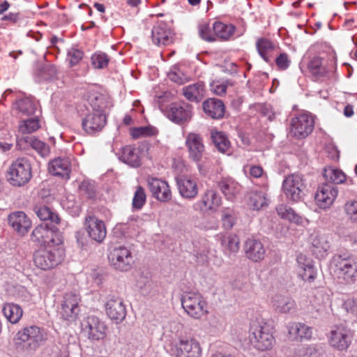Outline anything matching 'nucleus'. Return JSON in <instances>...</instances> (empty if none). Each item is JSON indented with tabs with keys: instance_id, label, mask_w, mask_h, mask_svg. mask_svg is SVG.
Listing matches in <instances>:
<instances>
[{
	"instance_id": "nucleus-1",
	"label": "nucleus",
	"mask_w": 357,
	"mask_h": 357,
	"mask_svg": "<svg viewBox=\"0 0 357 357\" xmlns=\"http://www.w3.org/2000/svg\"><path fill=\"white\" fill-rule=\"evenodd\" d=\"M47 340L45 331L37 326H30L19 331L13 339L17 349L35 351Z\"/></svg>"
},
{
	"instance_id": "nucleus-2",
	"label": "nucleus",
	"mask_w": 357,
	"mask_h": 357,
	"mask_svg": "<svg viewBox=\"0 0 357 357\" xmlns=\"http://www.w3.org/2000/svg\"><path fill=\"white\" fill-rule=\"evenodd\" d=\"M31 177V164L29 159L25 157L13 161L7 171V181L15 187L24 186Z\"/></svg>"
},
{
	"instance_id": "nucleus-3",
	"label": "nucleus",
	"mask_w": 357,
	"mask_h": 357,
	"mask_svg": "<svg viewBox=\"0 0 357 357\" xmlns=\"http://www.w3.org/2000/svg\"><path fill=\"white\" fill-rule=\"evenodd\" d=\"M331 264L336 275L347 283H354L357 280V259L345 255H335Z\"/></svg>"
},
{
	"instance_id": "nucleus-4",
	"label": "nucleus",
	"mask_w": 357,
	"mask_h": 357,
	"mask_svg": "<svg viewBox=\"0 0 357 357\" xmlns=\"http://www.w3.org/2000/svg\"><path fill=\"white\" fill-rule=\"evenodd\" d=\"M181 305L188 316L200 319L208 314L207 302L198 292H184L181 297Z\"/></svg>"
},
{
	"instance_id": "nucleus-5",
	"label": "nucleus",
	"mask_w": 357,
	"mask_h": 357,
	"mask_svg": "<svg viewBox=\"0 0 357 357\" xmlns=\"http://www.w3.org/2000/svg\"><path fill=\"white\" fill-rule=\"evenodd\" d=\"M31 240L46 247H57L62 243L63 236L55 225L48 226L47 223H43L34 228Z\"/></svg>"
},
{
	"instance_id": "nucleus-6",
	"label": "nucleus",
	"mask_w": 357,
	"mask_h": 357,
	"mask_svg": "<svg viewBox=\"0 0 357 357\" xmlns=\"http://www.w3.org/2000/svg\"><path fill=\"white\" fill-rule=\"evenodd\" d=\"M250 340L258 350L271 349L275 343L271 326L266 323L253 324L250 327Z\"/></svg>"
},
{
	"instance_id": "nucleus-7",
	"label": "nucleus",
	"mask_w": 357,
	"mask_h": 357,
	"mask_svg": "<svg viewBox=\"0 0 357 357\" xmlns=\"http://www.w3.org/2000/svg\"><path fill=\"white\" fill-rule=\"evenodd\" d=\"M63 259V250L59 247H46L34 254L35 265L42 270H50L57 266Z\"/></svg>"
},
{
	"instance_id": "nucleus-8",
	"label": "nucleus",
	"mask_w": 357,
	"mask_h": 357,
	"mask_svg": "<svg viewBox=\"0 0 357 357\" xmlns=\"http://www.w3.org/2000/svg\"><path fill=\"white\" fill-rule=\"evenodd\" d=\"M172 351L175 357H202V348L194 337L181 335L173 344Z\"/></svg>"
},
{
	"instance_id": "nucleus-9",
	"label": "nucleus",
	"mask_w": 357,
	"mask_h": 357,
	"mask_svg": "<svg viewBox=\"0 0 357 357\" xmlns=\"http://www.w3.org/2000/svg\"><path fill=\"white\" fill-rule=\"evenodd\" d=\"M111 266L120 271H128L132 268L134 263L131 251L125 246L113 248L108 255Z\"/></svg>"
},
{
	"instance_id": "nucleus-10",
	"label": "nucleus",
	"mask_w": 357,
	"mask_h": 357,
	"mask_svg": "<svg viewBox=\"0 0 357 357\" xmlns=\"http://www.w3.org/2000/svg\"><path fill=\"white\" fill-rule=\"evenodd\" d=\"M165 115L177 124L188 122L192 116V107L185 102H172L162 109Z\"/></svg>"
},
{
	"instance_id": "nucleus-11",
	"label": "nucleus",
	"mask_w": 357,
	"mask_h": 357,
	"mask_svg": "<svg viewBox=\"0 0 357 357\" xmlns=\"http://www.w3.org/2000/svg\"><path fill=\"white\" fill-rule=\"evenodd\" d=\"M314 119L308 114H300L294 117L290 123L291 134L298 138L302 139L307 137L314 129Z\"/></svg>"
},
{
	"instance_id": "nucleus-12",
	"label": "nucleus",
	"mask_w": 357,
	"mask_h": 357,
	"mask_svg": "<svg viewBox=\"0 0 357 357\" xmlns=\"http://www.w3.org/2000/svg\"><path fill=\"white\" fill-rule=\"evenodd\" d=\"M305 181L299 174H292L287 176L283 181V190L287 197L293 202L300 201L304 196L305 188Z\"/></svg>"
},
{
	"instance_id": "nucleus-13",
	"label": "nucleus",
	"mask_w": 357,
	"mask_h": 357,
	"mask_svg": "<svg viewBox=\"0 0 357 357\" xmlns=\"http://www.w3.org/2000/svg\"><path fill=\"white\" fill-rule=\"evenodd\" d=\"M80 296L75 292H67L64 294L61 303L59 314L66 321H73L79 312V303Z\"/></svg>"
},
{
	"instance_id": "nucleus-14",
	"label": "nucleus",
	"mask_w": 357,
	"mask_h": 357,
	"mask_svg": "<svg viewBox=\"0 0 357 357\" xmlns=\"http://www.w3.org/2000/svg\"><path fill=\"white\" fill-rule=\"evenodd\" d=\"M107 330L105 322L94 315L88 316L83 324V331L91 340H103L106 337Z\"/></svg>"
},
{
	"instance_id": "nucleus-15",
	"label": "nucleus",
	"mask_w": 357,
	"mask_h": 357,
	"mask_svg": "<svg viewBox=\"0 0 357 357\" xmlns=\"http://www.w3.org/2000/svg\"><path fill=\"white\" fill-rule=\"evenodd\" d=\"M107 123L105 112H87L82 119V126L83 130L89 135H93L102 130Z\"/></svg>"
},
{
	"instance_id": "nucleus-16",
	"label": "nucleus",
	"mask_w": 357,
	"mask_h": 357,
	"mask_svg": "<svg viewBox=\"0 0 357 357\" xmlns=\"http://www.w3.org/2000/svg\"><path fill=\"white\" fill-rule=\"evenodd\" d=\"M307 70L312 79L316 82H324L328 79L333 73L332 69L320 56H314L309 61Z\"/></svg>"
},
{
	"instance_id": "nucleus-17",
	"label": "nucleus",
	"mask_w": 357,
	"mask_h": 357,
	"mask_svg": "<svg viewBox=\"0 0 357 357\" xmlns=\"http://www.w3.org/2000/svg\"><path fill=\"white\" fill-rule=\"evenodd\" d=\"M185 146L188 157L195 162H200L205 154V146L202 137L197 133L190 132L185 138Z\"/></svg>"
},
{
	"instance_id": "nucleus-18",
	"label": "nucleus",
	"mask_w": 357,
	"mask_h": 357,
	"mask_svg": "<svg viewBox=\"0 0 357 357\" xmlns=\"http://www.w3.org/2000/svg\"><path fill=\"white\" fill-rule=\"evenodd\" d=\"M351 342V334L349 329L338 326L330 333V344L340 351L346 350Z\"/></svg>"
},
{
	"instance_id": "nucleus-19",
	"label": "nucleus",
	"mask_w": 357,
	"mask_h": 357,
	"mask_svg": "<svg viewBox=\"0 0 357 357\" xmlns=\"http://www.w3.org/2000/svg\"><path fill=\"white\" fill-rule=\"evenodd\" d=\"M85 228L89 237L96 242L101 243L106 237L105 225L102 220L96 216L86 217Z\"/></svg>"
},
{
	"instance_id": "nucleus-20",
	"label": "nucleus",
	"mask_w": 357,
	"mask_h": 357,
	"mask_svg": "<svg viewBox=\"0 0 357 357\" xmlns=\"http://www.w3.org/2000/svg\"><path fill=\"white\" fill-rule=\"evenodd\" d=\"M148 186L152 196L157 200L167 202L172 199V192L166 181L156 178H149Z\"/></svg>"
},
{
	"instance_id": "nucleus-21",
	"label": "nucleus",
	"mask_w": 357,
	"mask_h": 357,
	"mask_svg": "<svg viewBox=\"0 0 357 357\" xmlns=\"http://www.w3.org/2000/svg\"><path fill=\"white\" fill-rule=\"evenodd\" d=\"M337 195V190L333 184H323L317 190L315 202L319 208L326 209L331 206Z\"/></svg>"
},
{
	"instance_id": "nucleus-22",
	"label": "nucleus",
	"mask_w": 357,
	"mask_h": 357,
	"mask_svg": "<svg viewBox=\"0 0 357 357\" xmlns=\"http://www.w3.org/2000/svg\"><path fill=\"white\" fill-rule=\"evenodd\" d=\"M202 108L205 114L215 120H219L224 117L225 105L224 102L218 98H207L202 103Z\"/></svg>"
},
{
	"instance_id": "nucleus-23",
	"label": "nucleus",
	"mask_w": 357,
	"mask_h": 357,
	"mask_svg": "<svg viewBox=\"0 0 357 357\" xmlns=\"http://www.w3.org/2000/svg\"><path fill=\"white\" fill-rule=\"evenodd\" d=\"M297 263L298 276L305 282L309 283L314 282L317 272L311 260L305 255H299L297 257Z\"/></svg>"
},
{
	"instance_id": "nucleus-24",
	"label": "nucleus",
	"mask_w": 357,
	"mask_h": 357,
	"mask_svg": "<svg viewBox=\"0 0 357 357\" xmlns=\"http://www.w3.org/2000/svg\"><path fill=\"white\" fill-rule=\"evenodd\" d=\"M107 315L116 323L121 322L126 317V309L122 301L119 298L109 299L105 305Z\"/></svg>"
},
{
	"instance_id": "nucleus-25",
	"label": "nucleus",
	"mask_w": 357,
	"mask_h": 357,
	"mask_svg": "<svg viewBox=\"0 0 357 357\" xmlns=\"http://www.w3.org/2000/svg\"><path fill=\"white\" fill-rule=\"evenodd\" d=\"M8 224L19 234L27 233L31 226V221L23 211L11 213L8 218Z\"/></svg>"
},
{
	"instance_id": "nucleus-26",
	"label": "nucleus",
	"mask_w": 357,
	"mask_h": 357,
	"mask_svg": "<svg viewBox=\"0 0 357 357\" xmlns=\"http://www.w3.org/2000/svg\"><path fill=\"white\" fill-rule=\"evenodd\" d=\"M245 257L254 262L261 261L264 259L266 250L259 240L248 238L244 245Z\"/></svg>"
},
{
	"instance_id": "nucleus-27",
	"label": "nucleus",
	"mask_w": 357,
	"mask_h": 357,
	"mask_svg": "<svg viewBox=\"0 0 357 357\" xmlns=\"http://www.w3.org/2000/svg\"><path fill=\"white\" fill-rule=\"evenodd\" d=\"M288 333L290 339L301 342L312 338L313 328L304 323L294 322L288 326Z\"/></svg>"
},
{
	"instance_id": "nucleus-28",
	"label": "nucleus",
	"mask_w": 357,
	"mask_h": 357,
	"mask_svg": "<svg viewBox=\"0 0 357 357\" xmlns=\"http://www.w3.org/2000/svg\"><path fill=\"white\" fill-rule=\"evenodd\" d=\"M49 171L54 175L69 178L71 162L68 157H58L49 163Z\"/></svg>"
},
{
	"instance_id": "nucleus-29",
	"label": "nucleus",
	"mask_w": 357,
	"mask_h": 357,
	"mask_svg": "<svg viewBox=\"0 0 357 357\" xmlns=\"http://www.w3.org/2000/svg\"><path fill=\"white\" fill-rule=\"evenodd\" d=\"M176 184L179 194L185 199H194L198 194V187L195 179L182 176L176 178Z\"/></svg>"
},
{
	"instance_id": "nucleus-30",
	"label": "nucleus",
	"mask_w": 357,
	"mask_h": 357,
	"mask_svg": "<svg viewBox=\"0 0 357 357\" xmlns=\"http://www.w3.org/2000/svg\"><path fill=\"white\" fill-rule=\"evenodd\" d=\"M119 154V159L128 165L137 167L141 165V151L139 148L132 145L123 146Z\"/></svg>"
},
{
	"instance_id": "nucleus-31",
	"label": "nucleus",
	"mask_w": 357,
	"mask_h": 357,
	"mask_svg": "<svg viewBox=\"0 0 357 357\" xmlns=\"http://www.w3.org/2000/svg\"><path fill=\"white\" fill-rule=\"evenodd\" d=\"M152 40L158 45H167L172 43V33L165 22H160L153 26Z\"/></svg>"
},
{
	"instance_id": "nucleus-32",
	"label": "nucleus",
	"mask_w": 357,
	"mask_h": 357,
	"mask_svg": "<svg viewBox=\"0 0 357 357\" xmlns=\"http://www.w3.org/2000/svg\"><path fill=\"white\" fill-rule=\"evenodd\" d=\"M273 310L282 314L290 313L295 310L296 304L294 299L281 294L274 295L271 301Z\"/></svg>"
},
{
	"instance_id": "nucleus-33",
	"label": "nucleus",
	"mask_w": 357,
	"mask_h": 357,
	"mask_svg": "<svg viewBox=\"0 0 357 357\" xmlns=\"http://www.w3.org/2000/svg\"><path fill=\"white\" fill-rule=\"evenodd\" d=\"M218 186L228 200H233L241 190V185L231 177L221 178Z\"/></svg>"
},
{
	"instance_id": "nucleus-34",
	"label": "nucleus",
	"mask_w": 357,
	"mask_h": 357,
	"mask_svg": "<svg viewBox=\"0 0 357 357\" xmlns=\"http://www.w3.org/2000/svg\"><path fill=\"white\" fill-rule=\"evenodd\" d=\"M36 215L42 221H49L52 225H57L61 222L59 215L49 206L36 204L33 208Z\"/></svg>"
},
{
	"instance_id": "nucleus-35",
	"label": "nucleus",
	"mask_w": 357,
	"mask_h": 357,
	"mask_svg": "<svg viewBox=\"0 0 357 357\" xmlns=\"http://www.w3.org/2000/svg\"><path fill=\"white\" fill-rule=\"evenodd\" d=\"M205 93V85L202 82H197L183 88V95L191 102H199Z\"/></svg>"
},
{
	"instance_id": "nucleus-36",
	"label": "nucleus",
	"mask_w": 357,
	"mask_h": 357,
	"mask_svg": "<svg viewBox=\"0 0 357 357\" xmlns=\"http://www.w3.org/2000/svg\"><path fill=\"white\" fill-rule=\"evenodd\" d=\"M13 109L22 116H31L36 111L37 105L34 99L23 97L15 100L13 103Z\"/></svg>"
},
{
	"instance_id": "nucleus-37",
	"label": "nucleus",
	"mask_w": 357,
	"mask_h": 357,
	"mask_svg": "<svg viewBox=\"0 0 357 357\" xmlns=\"http://www.w3.org/2000/svg\"><path fill=\"white\" fill-rule=\"evenodd\" d=\"M213 31L215 38L221 40H229L236 31V26L231 24H225L222 22H215L213 24Z\"/></svg>"
},
{
	"instance_id": "nucleus-38",
	"label": "nucleus",
	"mask_w": 357,
	"mask_h": 357,
	"mask_svg": "<svg viewBox=\"0 0 357 357\" xmlns=\"http://www.w3.org/2000/svg\"><path fill=\"white\" fill-rule=\"evenodd\" d=\"M313 252L319 257H324L331 248L328 237L325 234H317L312 241Z\"/></svg>"
},
{
	"instance_id": "nucleus-39",
	"label": "nucleus",
	"mask_w": 357,
	"mask_h": 357,
	"mask_svg": "<svg viewBox=\"0 0 357 357\" xmlns=\"http://www.w3.org/2000/svg\"><path fill=\"white\" fill-rule=\"evenodd\" d=\"M87 102L88 105H85L87 112H104V109L107 105L105 96L98 92L90 93Z\"/></svg>"
},
{
	"instance_id": "nucleus-40",
	"label": "nucleus",
	"mask_w": 357,
	"mask_h": 357,
	"mask_svg": "<svg viewBox=\"0 0 357 357\" xmlns=\"http://www.w3.org/2000/svg\"><path fill=\"white\" fill-rule=\"evenodd\" d=\"M256 47L259 55L267 63H271V53L275 50L273 43L266 38H261L257 40Z\"/></svg>"
},
{
	"instance_id": "nucleus-41",
	"label": "nucleus",
	"mask_w": 357,
	"mask_h": 357,
	"mask_svg": "<svg viewBox=\"0 0 357 357\" xmlns=\"http://www.w3.org/2000/svg\"><path fill=\"white\" fill-rule=\"evenodd\" d=\"M249 204L254 210H259L268 204L266 193L264 190H253L248 195Z\"/></svg>"
},
{
	"instance_id": "nucleus-42",
	"label": "nucleus",
	"mask_w": 357,
	"mask_h": 357,
	"mask_svg": "<svg viewBox=\"0 0 357 357\" xmlns=\"http://www.w3.org/2000/svg\"><path fill=\"white\" fill-rule=\"evenodd\" d=\"M6 318L12 324L17 323L23 314V310L19 305L6 303L3 307Z\"/></svg>"
},
{
	"instance_id": "nucleus-43",
	"label": "nucleus",
	"mask_w": 357,
	"mask_h": 357,
	"mask_svg": "<svg viewBox=\"0 0 357 357\" xmlns=\"http://www.w3.org/2000/svg\"><path fill=\"white\" fill-rule=\"evenodd\" d=\"M202 203L205 209L214 211L220 205L221 198L215 191L208 190L202 197Z\"/></svg>"
},
{
	"instance_id": "nucleus-44",
	"label": "nucleus",
	"mask_w": 357,
	"mask_h": 357,
	"mask_svg": "<svg viewBox=\"0 0 357 357\" xmlns=\"http://www.w3.org/2000/svg\"><path fill=\"white\" fill-rule=\"evenodd\" d=\"M211 137L215 146L220 152L226 153L230 149V142L222 132L212 130Z\"/></svg>"
},
{
	"instance_id": "nucleus-45",
	"label": "nucleus",
	"mask_w": 357,
	"mask_h": 357,
	"mask_svg": "<svg viewBox=\"0 0 357 357\" xmlns=\"http://www.w3.org/2000/svg\"><path fill=\"white\" fill-rule=\"evenodd\" d=\"M276 211L279 216L282 219L287 220L295 223H301V218L289 206L284 204H280L277 206Z\"/></svg>"
},
{
	"instance_id": "nucleus-46",
	"label": "nucleus",
	"mask_w": 357,
	"mask_h": 357,
	"mask_svg": "<svg viewBox=\"0 0 357 357\" xmlns=\"http://www.w3.org/2000/svg\"><path fill=\"white\" fill-rule=\"evenodd\" d=\"M324 176L326 181L333 184L342 183L346 180V175L344 172L331 167L324 169Z\"/></svg>"
},
{
	"instance_id": "nucleus-47",
	"label": "nucleus",
	"mask_w": 357,
	"mask_h": 357,
	"mask_svg": "<svg viewBox=\"0 0 357 357\" xmlns=\"http://www.w3.org/2000/svg\"><path fill=\"white\" fill-rule=\"evenodd\" d=\"M240 241L237 236L228 234L221 238V245L231 252L236 253L239 250Z\"/></svg>"
},
{
	"instance_id": "nucleus-48",
	"label": "nucleus",
	"mask_w": 357,
	"mask_h": 357,
	"mask_svg": "<svg viewBox=\"0 0 357 357\" xmlns=\"http://www.w3.org/2000/svg\"><path fill=\"white\" fill-rule=\"evenodd\" d=\"M80 195L86 199L94 200L96 198V189L95 185L89 181H84L79 185Z\"/></svg>"
},
{
	"instance_id": "nucleus-49",
	"label": "nucleus",
	"mask_w": 357,
	"mask_h": 357,
	"mask_svg": "<svg viewBox=\"0 0 357 357\" xmlns=\"http://www.w3.org/2000/svg\"><path fill=\"white\" fill-rule=\"evenodd\" d=\"M236 220V215L231 208H225L222 211V227L225 229H231Z\"/></svg>"
},
{
	"instance_id": "nucleus-50",
	"label": "nucleus",
	"mask_w": 357,
	"mask_h": 357,
	"mask_svg": "<svg viewBox=\"0 0 357 357\" xmlns=\"http://www.w3.org/2000/svg\"><path fill=\"white\" fill-rule=\"evenodd\" d=\"M40 128L39 121L36 118L22 121L19 125V130L22 134L31 133Z\"/></svg>"
},
{
	"instance_id": "nucleus-51",
	"label": "nucleus",
	"mask_w": 357,
	"mask_h": 357,
	"mask_svg": "<svg viewBox=\"0 0 357 357\" xmlns=\"http://www.w3.org/2000/svg\"><path fill=\"white\" fill-rule=\"evenodd\" d=\"M146 195L144 189L142 186H137L132 199V206L135 210L141 209L145 204Z\"/></svg>"
},
{
	"instance_id": "nucleus-52",
	"label": "nucleus",
	"mask_w": 357,
	"mask_h": 357,
	"mask_svg": "<svg viewBox=\"0 0 357 357\" xmlns=\"http://www.w3.org/2000/svg\"><path fill=\"white\" fill-rule=\"evenodd\" d=\"M92 66L97 69H103L108 66L109 58L103 52H96L91 58Z\"/></svg>"
},
{
	"instance_id": "nucleus-53",
	"label": "nucleus",
	"mask_w": 357,
	"mask_h": 357,
	"mask_svg": "<svg viewBox=\"0 0 357 357\" xmlns=\"http://www.w3.org/2000/svg\"><path fill=\"white\" fill-rule=\"evenodd\" d=\"M157 133V130L152 126H144L133 128L130 130V134L134 139L143 136H153Z\"/></svg>"
},
{
	"instance_id": "nucleus-54",
	"label": "nucleus",
	"mask_w": 357,
	"mask_h": 357,
	"mask_svg": "<svg viewBox=\"0 0 357 357\" xmlns=\"http://www.w3.org/2000/svg\"><path fill=\"white\" fill-rule=\"evenodd\" d=\"M30 144L41 156L45 157L50 153V146L46 143L36 139H31Z\"/></svg>"
},
{
	"instance_id": "nucleus-55",
	"label": "nucleus",
	"mask_w": 357,
	"mask_h": 357,
	"mask_svg": "<svg viewBox=\"0 0 357 357\" xmlns=\"http://www.w3.org/2000/svg\"><path fill=\"white\" fill-rule=\"evenodd\" d=\"M199 35L203 40L208 42L216 41L214 32L211 31L208 23H202L199 25Z\"/></svg>"
},
{
	"instance_id": "nucleus-56",
	"label": "nucleus",
	"mask_w": 357,
	"mask_h": 357,
	"mask_svg": "<svg viewBox=\"0 0 357 357\" xmlns=\"http://www.w3.org/2000/svg\"><path fill=\"white\" fill-rule=\"evenodd\" d=\"M84 53L75 48H70L68 52V59L71 67L76 66L82 59Z\"/></svg>"
},
{
	"instance_id": "nucleus-57",
	"label": "nucleus",
	"mask_w": 357,
	"mask_h": 357,
	"mask_svg": "<svg viewBox=\"0 0 357 357\" xmlns=\"http://www.w3.org/2000/svg\"><path fill=\"white\" fill-rule=\"evenodd\" d=\"M344 210L349 218L357 222V201L351 200L344 205Z\"/></svg>"
},
{
	"instance_id": "nucleus-58",
	"label": "nucleus",
	"mask_w": 357,
	"mask_h": 357,
	"mask_svg": "<svg viewBox=\"0 0 357 357\" xmlns=\"http://www.w3.org/2000/svg\"><path fill=\"white\" fill-rule=\"evenodd\" d=\"M343 308L357 319V298H349L342 305Z\"/></svg>"
},
{
	"instance_id": "nucleus-59",
	"label": "nucleus",
	"mask_w": 357,
	"mask_h": 357,
	"mask_svg": "<svg viewBox=\"0 0 357 357\" xmlns=\"http://www.w3.org/2000/svg\"><path fill=\"white\" fill-rule=\"evenodd\" d=\"M275 63L279 70H285L289 67L291 60L287 53L282 52L276 57Z\"/></svg>"
},
{
	"instance_id": "nucleus-60",
	"label": "nucleus",
	"mask_w": 357,
	"mask_h": 357,
	"mask_svg": "<svg viewBox=\"0 0 357 357\" xmlns=\"http://www.w3.org/2000/svg\"><path fill=\"white\" fill-rule=\"evenodd\" d=\"M57 75L56 67L54 65H46L41 71V77L45 80H51Z\"/></svg>"
},
{
	"instance_id": "nucleus-61",
	"label": "nucleus",
	"mask_w": 357,
	"mask_h": 357,
	"mask_svg": "<svg viewBox=\"0 0 357 357\" xmlns=\"http://www.w3.org/2000/svg\"><path fill=\"white\" fill-rule=\"evenodd\" d=\"M169 79L178 84H183L188 81V77L180 70H171L168 74Z\"/></svg>"
},
{
	"instance_id": "nucleus-62",
	"label": "nucleus",
	"mask_w": 357,
	"mask_h": 357,
	"mask_svg": "<svg viewBox=\"0 0 357 357\" xmlns=\"http://www.w3.org/2000/svg\"><path fill=\"white\" fill-rule=\"evenodd\" d=\"M227 86L220 81L213 82L211 84V90L217 96H222L226 93Z\"/></svg>"
},
{
	"instance_id": "nucleus-63",
	"label": "nucleus",
	"mask_w": 357,
	"mask_h": 357,
	"mask_svg": "<svg viewBox=\"0 0 357 357\" xmlns=\"http://www.w3.org/2000/svg\"><path fill=\"white\" fill-rule=\"evenodd\" d=\"M209 325L212 331H220L222 328V322L217 317L213 316L209 320Z\"/></svg>"
},
{
	"instance_id": "nucleus-64",
	"label": "nucleus",
	"mask_w": 357,
	"mask_h": 357,
	"mask_svg": "<svg viewBox=\"0 0 357 357\" xmlns=\"http://www.w3.org/2000/svg\"><path fill=\"white\" fill-rule=\"evenodd\" d=\"M21 20L22 15L20 13H10L1 18L3 21H10L13 23H17Z\"/></svg>"
}]
</instances>
